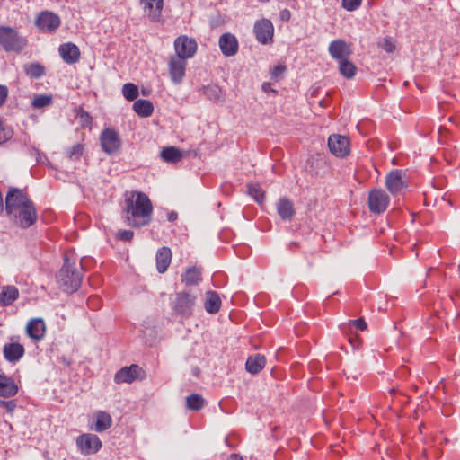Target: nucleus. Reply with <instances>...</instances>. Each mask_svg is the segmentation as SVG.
<instances>
[{"instance_id": "f257e3e1", "label": "nucleus", "mask_w": 460, "mask_h": 460, "mask_svg": "<svg viewBox=\"0 0 460 460\" xmlns=\"http://www.w3.org/2000/svg\"><path fill=\"white\" fill-rule=\"evenodd\" d=\"M5 210L14 223L28 228L37 221L38 215L32 200L22 190L11 188L5 197Z\"/></svg>"}, {"instance_id": "f03ea898", "label": "nucleus", "mask_w": 460, "mask_h": 460, "mask_svg": "<svg viewBox=\"0 0 460 460\" xmlns=\"http://www.w3.org/2000/svg\"><path fill=\"white\" fill-rule=\"evenodd\" d=\"M123 211L128 226L141 227L150 223L153 205L146 194L131 191L126 194Z\"/></svg>"}, {"instance_id": "7ed1b4c3", "label": "nucleus", "mask_w": 460, "mask_h": 460, "mask_svg": "<svg viewBox=\"0 0 460 460\" xmlns=\"http://www.w3.org/2000/svg\"><path fill=\"white\" fill-rule=\"evenodd\" d=\"M57 279L60 289L66 293H73L75 292L81 285L82 273L75 261H70L67 257H65L64 264Z\"/></svg>"}, {"instance_id": "20e7f679", "label": "nucleus", "mask_w": 460, "mask_h": 460, "mask_svg": "<svg viewBox=\"0 0 460 460\" xmlns=\"http://www.w3.org/2000/svg\"><path fill=\"white\" fill-rule=\"evenodd\" d=\"M25 37L9 26H0V45L5 51L21 52L27 45Z\"/></svg>"}, {"instance_id": "39448f33", "label": "nucleus", "mask_w": 460, "mask_h": 460, "mask_svg": "<svg viewBox=\"0 0 460 460\" xmlns=\"http://www.w3.org/2000/svg\"><path fill=\"white\" fill-rule=\"evenodd\" d=\"M385 186L393 197L402 195L408 188L405 173L398 169L391 171L385 176Z\"/></svg>"}, {"instance_id": "423d86ee", "label": "nucleus", "mask_w": 460, "mask_h": 460, "mask_svg": "<svg viewBox=\"0 0 460 460\" xmlns=\"http://www.w3.org/2000/svg\"><path fill=\"white\" fill-rule=\"evenodd\" d=\"M368 209L373 214L384 213L390 205V197L381 188H375L369 190L367 197Z\"/></svg>"}, {"instance_id": "0eeeda50", "label": "nucleus", "mask_w": 460, "mask_h": 460, "mask_svg": "<svg viewBox=\"0 0 460 460\" xmlns=\"http://www.w3.org/2000/svg\"><path fill=\"white\" fill-rule=\"evenodd\" d=\"M77 450L84 456L96 454L102 446L99 437L93 433L79 435L75 439Z\"/></svg>"}, {"instance_id": "6e6552de", "label": "nucleus", "mask_w": 460, "mask_h": 460, "mask_svg": "<svg viewBox=\"0 0 460 460\" xmlns=\"http://www.w3.org/2000/svg\"><path fill=\"white\" fill-rule=\"evenodd\" d=\"M173 47L175 53L172 56H179L184 60L192 58L198 49L196 40L186 35L177 37L174 40Z\"/></svg>"}, {"instance_id": "1a4fd4ad", "label": "nucleus", "mask_w": 460, "mask_h": 460, "mask_svg": "<svg viewBox=\"0 0 460 460\" xmlns=\"http://www.w3.org/2000/svg\"><path fill=\"white\" fill-rule=\"evenodd\" d=\"M60 24V17L50 11L40 12L35 19V25L43 32H54Z\"/></svg>"}, {"instance_id": "9d476101", "label": "nucleus", "mask_w": 460, "mask_h": 460, "mask_svg": "<svg viewBox=\"0 0 460 460\" xmlns=\"http://www.w3.org/2000/svg\"><path fill=\"white\" fill-rule=\"evenodd\" d=\"M168 73L171 81L174 84H180L183 82L187 67V60L179 56H171L168 61Z\"/></svg>"}, {"instance_id": "9b49d317", "label": "nucleus", "mask_w": 460, "mask_h": 460, "mask_svg": "<svg viewBox=\"0 0 460 460\" xmlns=\"http://www.w3.org/2000/svg\"><path fill=\"white\" fill-rule=\"evenodd\" d=\"M100 142L102 150L108 155H111L117 152L121 146V141L118 131L110 128L102 131L100 135Z\"/></svg>"}, {"instance_id": "f8f14e48", "label": "nucleus", "mask_w": 460, "mask_h": 460, "mask_svg": "<svg viewBox=\"0 0 460 460\" xmlns=\"http://www.w3.org/2000/svg\"><path fill=\"white\" fill-rule=\"evenodd\" d=\"M330 152L337 157H345L350 152L349 139L342 135L333 134L328 138Z\"/></svg>"}, {"instance_id": "ddd939ff", "label": "nucleus", "mask_w": 460, "mask_h": 460, "mask_svg": "<svg viewBox=\"0 0 460 460\" xmlns=\"http://www.w3.org/2000/svg\"><path fill=\"white\" fill-rule=\"evenodd\" d=\"M254 33L256 40L263 44L273 41L274 26L269 19H261L254 23Z\"/></svg>"}, {"instance_id": "4468645a", "label": "nucleus", "mask_w": 460, "mask_h": 460, "mask_svg": "<svg viewBox=\"0 0 460 460\" xmlns=\"http://www.w3.org/2000/svg\"><path fill=\"white\" fill-rule=\"evenodd\" d=\"M195 296L189 292H180L177 294L173 309L181 315H190L195 305Z\"/></svg>"}, {"instance_id": "2eb2a0df", "label": "nucleus", "mask_w": 460, "mask_h": 460, "mask_svg": "<svg viewBox=\"0 0 460 460\" xmlns=\"http://www.w3.org/2000/svg\"><path fill=\"white\" fill-rule=\"evenodd\" d=\"M142 372L143 370L139 366L132 364L129 367H124L121 369H119L115 374L114 381L117 384L132 383L133 381L140 377Z\"/></svg>"}, {"instance_id": "dca6fc26", "label": "nucleus", "mask_w": 460, "mask_h": 460, "mask_svg": "<svg viewBox=\"0 0 460 460\" xmlns=\"http://www.w3.org/2000/svg\"><path fill=\"white\" fill-rule=\"evenodd\" d=\"M58 53L62 60L68 64L73 65L79 61L81 52L79 48L72 42L63 43L58 47Z\"/></svg>"}, {"instance_id": "f3484780", "label": "nucleus", "mask_w": 460, "mask_h": 460, "mask_svg": "<svg viewBox=\"0 0 460 460\" xmlns=\"http://www.w3.org/2000/svg\"><path fill=\"white\" fill-rule=\"evenodd\" d=\"M218 45L225 57H233L238 52L239 44L236 37L229 32L220 36Z\"/></svg>"}, {"instance_id": "a211bd4d", "label": "nucleus", "mask_w": 460, "mask_h": 460, "mask_svg": "<svg viewBox=\"0 0 460 460\" xmlns=\"http://www.w3.org/2000/svg\"><path fill=\"white\" fill-rule=\"evenodd\" d=\"M147 17L153 22H159L162 17L164 0H140Z\"/></svg>"}, {"instance_id": "6ab92c4d", "label": "nucleus", "mask_w": 460, "mask_h": 460, "mask_svg": "<svg viewBox=\"0 0 460 460\" xmlns=\"http://www.w3.org/2000/svg\"><path fill=\"white\" fill-rule=\"evenodd\" d=\"M27 335L34 341H41L46 333V324L42 318H32L26 325Z\"/></svg>"}, {"instance_id": "aec40b11", "label": "nucleus", "mask_w": 460, "mask_h": 460, "mask_svg": "<svg viewBox=\"0 0 460 460\" xmlns=\"http://www.w3.org/2000/svg\"><path fill=\"white\" fill-rule=\"evenodd\" d=\"M328 50L331 57L339 61L348 58L351 54L350 46L342 40H332L329 45Z\"/></svg>"}, {"instance_id": "412c9836", "label": "nucleus", "mask_w": 460, "mask_h": 460, "mask_svg": "<svg viewBox=\"0 0 460 460\" xmlns=\"http://www.w3.org/2000/svg\"><path fill=\"white\" fill-rule=\"evenodd\" d=\"M24 347L17 342L5 344L3 348V354L8 362H17L24 355Z\"/></svg>"}, {"instance_id": "4be33fe9", "label": "nucleus", "mask_w": 460, "mask_h": 460, "mask_svg": "<svg viewBox=\"0 0 460 460\" xmlns=\"http://www.w3.org/2000/svg\"><path fill=\"white\" fill-rule=\"evenodd\" d=\"M172 258V251L169 247L164 246L158 249L155 255L156 269L159 273H164L171 264Z\"/></svg>"}, {"instance_id": "5701e85b", "label": "nucleus", "mask_w": 460, "mask_h": 460, "mask_svg": "<svg viewBox=\"0 0 460 460\" xmlns=\"http://www.w3.org/2000/svg\"><path fill=\"white\" fill-rule=\"evenodd\" d=\"M203 95L214 103H223L225 102V93L217 84H208L201 88Z\"/></svg>"}, {"instance_id": "b1692460", "label": "nucleus", "mask_w": 460, "mask_h": 460, "mask_svg": "<svg viewBox=\"0 0 460 460\" xmlns=\"http://www.w3.org/2000/svg\"><path fill=\"white\" fill-rule=\"evenodd\" d=\"M18 393V386L13 378L0 374V396L13 397Z\"/></svg>"}, {"instance_id": "393cba45", "label": "nucleus", "mask_w": 460, "mask_h": 460, "mask_svg": "<svg viewBox=\"0 0 460 460\" xmlns=\"http://www.w3.org/2000/svg\"><path fill=\"white\" fill-rule=\"evenodd\" d=\"M94 426L92 427L91 429L96 432H103L109 429L112 425L111 416L106 411H97L94 414Z\"/></svg>"}, {"instance_id": "a878e982", "label": "nucleus", "mask_w": 460, "mask_h": 460, "mask_svg": "<svg viewBox=\"0 0 460 460\" xmlns=\"http://www.w3.org/2000/svg\"><path fill=\"white\" fill-rule=\"evenodd\" d=\"M277 212L283 220H291L295 215L293 202L288 198H281L277 203Z\"/></svg>"}, {"instance_id": "bb28decb", "label": "nucleus", "mask_w": 460, "mask_h": 460, "mask_svg": "<svg viewBox=\"0 0 460 460\" xmlns=\"http://www.w3.org/2000/svg\"><path fill=\"white\" fill-rule=\"evenodd\" d=\"M19 297V290L15 286H4L0 292V306L12 305Z\"/></svg>"}, {"instance_id": "cd10ccee", "label": "nucleus", "mask_w": 460, "mask_h": 460, "mask_svg": "<svg viewBox=\"0 0 460 460\" xmlns=\"http://www.w3.org/2000/svg\"><path fill=\"white\" fill-rule=\"evenodd\" d=\"M266 364V358L261 354L251 356L245 363L246 370L251 374H257L263 369Z\"/></svg>"}, {"instance_id": "c85d7f7f", "label": "nucleus", "mask_w": 460, "mask_h": 460, "mask_svg": "<svg viewBox=\"0 0 460 460\" xmlns=\"http://www.w3.org/2000/svg\"><path fill=\"white\" fill-rule=\"evenodd\" d=\"M134 111L142 118L150 117L154 111L153 103L148 100H137L133 104Z\"/></svg>"}, {"instance_id": "c756f323", "label": "nucleus", "mask_w": 460, "mask_h": 460, "mask_svg": "<svg viewBox=\"0 0 460 460\" xmlns=\"http://www.w3.org/2000/svg\"><path fill=\"white\" fill-rule=\"evenodd\" d=\"M220 306L221 300L219 296L214 291L208 292L204 305L205 310L209 314H216L219 311Z\"/></svg>"}, {"instance_id": "7c9ffc66", "label": "nucleus", "mask_w": 460, "mask_h": 460, "mask_svg": "<svg viewBox=\"0 0 460 460\" xmlns=\"http://www.w3.org/2000/svg\"><path fill=\"white\" fill-rule=\"evenodd\" d=\"M181 281L186 286L198 285L201 281V272L197 267H191L186 270L181 275Z\"/></svg>"}, {"instance_id": "2f4dec72", "label": "nucleus", "mask_w": 460, "mask_h": 460, "mask_svg": "<svg viewBox=\"0 0 460 460\" xmlns=\"http://www.w3.org/2000/svg\"><path fill=\"white\" fill-rule=\"evenodd\" d=\"M161 157L164 162L176 163L182 158V152L175 146H168L162 149Z\"/></svg>"}, {"instance_id": "473e14b6", "label": "nucleus", "mask_w": 460, "mask_h": 460, "mask_svg": "<svg viewBox=\"0 0 460 460\" xmlns=\"http://www.w3.org/2000/svg\"><path fill=\"white\" fill-rule=\"evenodd\" d=\"M339 71L344 77L350 79L356 75L357 67L352 62L349 61L348 58H344L340 60Z\"/></svg>"}, {"instance_id": "72a5a7b5", "label": "nucleus", "mask_w": 460, "mask_h": 460, "mask_svg": "<svg viewBox=\"0 0 460 460\" xmlns=\"http://www.w3.org/2000/svg\"><path fill=\"white\" fill-rule=\"evenodd\" d=\"M204 398L198 394H192L186 398V405L188 409L191 411L200 410L204 406Z\"/></svg>"}, {"instance_id": "f704fd0d", "label": "nucleus", "mask_w": 460, "mask_h": 460, "mask_svg": "<svg viewBox=\"0 0 460 460\" xmlns=\"http://www.w3.org/2000/svg\"><path fill=\"white\" fill-rule=\"evenodd\" d=\"M52 96L49 94L35 95L31 101V105L35 109H41L52 104Z\"/></svg>"}, {"instance_id": "c9c22d12", "label": "nucleus", "mask_w": 460, "mask_h": 460, "mask_svg": "<svg viewBox=\"0 0 460 460\" xmlns=\"http://www.w3.org/2000/svg\"><path fill=\"white\" fill-rule=\"evenodd\" d=\"M27 75L31 78H40L44 75L45 69L39 63H31L25 66L24 68Z\"/></svg>"}, {"instance_id": "e433bc0d", "label": "nucleus", "mask_w": 460, "mask_h": 460, "mask_svg": "<svg viewBox=\"0 0 460 460\" xmlns=\"http://www.w3.org/2000/svg\"><path fill=\"white\" fill-rule=\"evenodd\" d=\"M122 93L126 100L134 101L138 96V88L132 83L123 85Z\"/></svg>"}, {"instance_id": "4c0bfd02", "label": "nucleus", "mask_w": 460, "mask_h": 460, "mask_svg": "<svg viewBox=\"0 0 460 460\" xmlns=\"http://www.w3.org/2000/svg\"><path fill=\"white\" fill-rule=\"evenodd\" d=\"M84 150L82 144H76L66 150V155L71 160H78L83 155Z\"/></svg>"}, {"instance_id": "58836bf2", "label": "nucleus", "mask_w": 460, "mask_h": 460, "mask_svg": "<svg viewBox=\"0 0 460 460\" xmlns=\"http://www.w3.org/2000/svg\"><path fill=\"white\" fill-rule=\"evenodd\" d=\"M248 192L251 196L254 198V199L261 203L264 200V192L261 190L259 185L257 184H250L248 186Z\"/></svg>"}, {"instance_id": "ea45409f", "label": "nucleus", "mask_w": 460, "mask_h": 460, "mask_svg": "<svg viewBox=\"0 0 460 460\" xmlns=\"http://www.w3.org/2000/svg\"><path fill=\"white\" fill-rule=\"evenodd\" d=\"M13 135V130L10 128L4 127L0 121V145L11 139Z\"/></svg>"}, {"instance_id": "a19ab883", "label": "nucleus", "mask_w": 460, "mask_h": 460, "mask_svg": "<svg viewBox=\"0 0 460 460\" xmlns=\"http://www.w3.org/2000/svg\"><path fill=\"white\" fill-rule=\"evenodd\" d=\"M78 117H79V119H80V124L82 125V127H90L92 122H93V119L91 117V115L84 111L83 109H80L78 111Z\"/></svg>"}, {"instance_id": "79ce46f5", "label": "nucleus", "mask_w": 460, "mask_h": 460, "mask_svg": "<svg viewBox=\"0 0 460 460\" xmlns=\"http://www.w3.org/2000/svg\"><path fill=\"white\" fill-rule=\"evenodd\" d=\"M361 3H362V0H342L341 1L342 7L349 12L357 10L361 5Z\"/></svg>"}, {"instance_id": "37998d69", "label": "nucleus", "mask_w": 460, "mask_h": 460, "mask_svg": "<svg viewBox=\"0 0 460 460\" xmlns=\"http://www.w3.org/2000/svg\"><path fill=\"white\" fill-rule=\"evenodd\" d=\"M379 46L387 53H392L395 49V45L390 38H385Z\"/></svg>"}, {"instance_id": "c03bdc74", "label": "nucleus", "mask_w": 460, "mask_h": 460, "mask_svg": "<svg viewBox=\"0 0 460 460\" xmlns=\"http://www.w3.org/2000/svg\"><path fill=\"white\" fill-rule=\"evenodd\" d=\"M0 406L4 407L10 414H12L16 408V403L13 400H11V401L0 400Z\"/></svg>"}, {"instance_id": "a18cd8bd", "label": "nucleus", "mask_w": 460, "mask_h": 460, "mask_svg": "<svg viewBox=\"0 0 460 460\" xmlns=\"http://www.w3.org/2000/svg\"><path fill=\"white\" fill-rule=\"evenodd\" d=\"M118 237L124 241H130L133 238L134 233L131 230H121L117 234Z\"/></svg>"}, {"instance_id": "49530a36", "label": "nucleus", "mask_w": 460, "mask_h": 460, "mask_svg": "<svg viewBox=\"0 0 460 460\" xmlns=\"http://www.w3.org/2000/svg\"><path fill=\"white\" fill-rule=\"evenodd\" d=\"M350 324H353L359 331H365L367 327L366 321L363 318H358L357 320H351L349 322Z\"/></svg>"}, {"instance_id": "de8ad7c7", "label": "nucleus", "mask_w": 460, "mask_h": 460, "mask_svg": "<svg viewBox=\"0 0 460 460\" xmlns=\"http://www.w3.org/2000/svg\"><path fill=\"white\" fill-rule=\"evenodd\" d=\"M285 70H286L285 66H282V65L276 66L271 70V78L277 79L279 75H281L285 72Z\"/></svg>"}, {"instance_id": "09e8293b", "label": "nucleus", "mask_w": 460, "mask_h": 460, "mask_svg": "<svg viewBox=\"0 0 460 460\" xmlns=\"http://www.w3.org/2000/svg\"><path fill=\"white\" fill-rule=\"evenodd\" d=\"M8 96V89L5 85L0 84V107L4 103Z\"/></svg>"}, {"instance_id": "8fccbe9b", "label": "nucleus", "mask_w": 460, "mask_h": 460, "mask_svg": "<svg viewBox=\"0 0 460 460\" xmlns=\"http://www.w3.org/2000/svg\"><path fill=\"white\" fill-rule=\"evenodd\" d=\"M279 18L282 20V21H285V22H288L290 20L291 18V13L288 9H283L280 11L279 13Z\"/></svg>"}, {"instance_id": "3c124183", "label": "nucleus", "mask_w": 460, "mask_h": 460, "mask_svg": "<svg viewBox=\"0 0 460 460\" xmlns=\"http://www.w3.org/2000/svg\"><path fill=\"white\" fill-rule=\"evenodd\" d=\"M227 460H243V457L239 456L236 454H232V455H230V456L228 457Z\"/></svg>"}, {"instance_id": "603ef678", "label": "nucleus", "mask_w": 460, "mask_h": 460, "mask_svg": "<svg viewBox=\"0 0 460 460\" xmlns=\"http://www.w3.org/2000/svg\"><path fill=\"white\" fill-rule=\"evenodd\" d=\"M176 217H177V215H176V214H174V213H171V214H169V216H168V219H169L170 221H173V220H175V219H176Z\"/></svg>"}, {"instance_id": "864d4df0", "label": "nucleus", "mask_w": 460, "mask_h": 460, "mask_svg": "<svg viewBox=\"0 0 460 460\" xmlns=\"http://www.w3.org/2000/svg\"><path fill=\"white\" fill-rule=\"evenodd\" d=\"M270 84H268V83H264V84H262V89H263L264 91H268V90L270 89Z\"/></svg>"}, {"instance_id": "5fc2aeb1", "label": "nucleus", "mask_w": 460, "mask_h": 460, "mask_svg": "<svg viewBox=\"0 0 460 460\" xmlns=\"http://www.w3.org/2000/svg\"><path fill=\"white\" fill-rule=\"evenodd\" d=\"M97 300H98V298H96V297H91V298L89 299V303H90V304H92V303H93V302H95V301H97Z\"/></svg>"}, {"instance_id": "6e6d98bb", "label": "nucleus", "mask_w": 460, "mask_h": 460, "mask_svg": "<svg viewBox=\"0 0 460 460\" xmlns=\"http://www.w3.org/2000/svg\"><path fill=\"white\" fill-rule=\"evenodd\" d=\"M443 412H444L445 415H447V416L450 415V413L448 411H443Z\"/></svg>"}]
</instances>
